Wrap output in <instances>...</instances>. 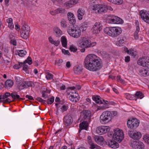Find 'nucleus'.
<instances>
[{"label":"nucleus","instance_id":"nucleus-1","mask_svg":"<svg viewBox=\"0 0 149 149\" xmlns=\"http://www.w3.org/2000/svg\"><path fill=\"white\" fill-rule=\"evenodd\" d=\"M85 67L92 71H96L102 67L101 59L94 54H89L86 57L84 63Z\"/></svg>","mask_w":149,"mask_h":149},{"label":"nucleus","instance_id":"nucleus-2","mask_svg":"<svg viewBox=\"0 0 149 149\" xmlns=\"http://www.w3.org/2000/svg\"><path fill=\"white\" fill-rule=\"evenodd\" d=\"M114 133L113 137L114 141L109 140L106 142V144L110 147L116 148L119 147V144L117 142H120L124 138V134L122 130L116 128L114 130Z\"/></svg>","mask_w":149,"mask_h":149},{"label":"nucleus","instance_id":"nucleus-3","mask_svg":"<svg viewBox=\"0 0 149 149\" xmlns=\"http://www.w3.org/2000/svg\"><path fill=\"white\" fill-rule=\"evenodd\" d=\"M77 43L78 46L82 48L80 50V51L82 53L85 52L86 49L93 47L95 46L97 44L95 42H91L90 40L85 37L80 38Z\"/></svg>","mask_w":149,"mask_h":149},{"label":"nucleus","instance_id":"nucleus-4","mask_svg":"<svg viewBox=\"0 0 149 149\" xmlns=\"http://www.w3.org/2000/svg\"><path fill=\"white\" fill-rule=\"evenodd\" d=\"M77 43L78 46L82 48L80 50V51L82 53L85 52L86 49L93 47L95 46L97 44L95 42H91L90 40L85 37L80 38Z\"/></svg>","mask_w":149,"mask_h":149},{"label":"nucleus","instance_id":"nucleus-5","mask_svg":"<svg viewBox=\"0 0 149 149\" xmlns=\"http://www.w3.org/2000/svg\"><path fill=\"white\" fill-rule=\"evenodd\" d=\"M67 32L70 36L75 38H79L81 34V30L77 25H70L68 26Z\"/></svg>","mask_w":149,"mask_h":149},{"label":"nucleus","instance_id":"nucleus-6","mask_svg":"<svg viewBox=\"0 0 149 149\" xmlns=\"http://www.w3.org/2000/svg\"><path fill=\"white\" fill-rule=\"evenodd\" d=\"M122 32V29L119 27H106L104 29V33L112 37L118 36Z\"/></svg>","mask_w":149,"mask_h":149},{"label":"nucleus","instance_id":"nucleus-7","mask_svg":"<svg viewBox=\"0 0 149 149\" xmlns=\"http://www.w3.org/2000/svg\"><path fill=\"white\" fill-rule=\"evenodd\" d=\"M112 118V113L109 111L103 112L100 117V121L102 124H105L109 122Z\"/></svg>","mask_w":149,"mask_h":149},{"label":"nucleus","instance_id":"nucleus-8","mask_svg":"<svg viewBox=\"0 0 149 149\" xmlns=\"http://www.w3.org/2000/svg\"><path fill=\"white\" fill-rule=\"evenodd\" d=\"M106 22L109 23L122 24L123 20L119 17L113 15H109L106 19Z\"/></svg>","mask_w":149,"mask_h":149},{"label":"nucleus","instance_id":"nucleus-9","mask_svg":"<svg viewBox=\"0 0 149 149\" xmlns=\"http://www.w3.org/2000/svg\"><path fill=\"white\" fill-rule=\"evenodd\" d=\"M92 9L93 12L95 13L101 14L106 13L108 8L104 5L96 4L93 6Z\"/></svg>","mask_w":149,"mask_h":149},{"label":"nucleus","instance_id":"nucleus-10","mask_svg":"<svg viewBox=\"0 0 149 149\" xmlns=\"http://www.w3.org/2000/svg\"><path fill=\"white\" fill-rule=\"evenodd\" d=\"M22 29V31L21 32V36L24 39H27L29 37L30 31V27L28 25L24 24L23 25Z\"/></svg>","mask_w":149,"mask_h":149},{"label":"nucleus","instance_id":"nucleus-11","mask_svg":"<svg viewBox=\"0 0 149 149\" xmlns=\"http://www.w3.org/2000/svg\"><path fill=\"white\" fill-rule=\"evenodd\" d=\"M139 120L136 118H132L128 120L127 125L128 127L131 129H135L139 125Z\"/></svg>","mask_w":149,"mask_h":149},{"label":"nucleus","instance_id":"nucleus-12","mask_svg":"<svg viewBox=\"0 0 149 149\" xmlns=\"http://www.w3.org/2000/svg\"><path fill=\"white\" fill-rule=\"evenodd\" d=\"M91 112L90 111L84 110L81 113V117L83 120L89 122L91 119Z\"/></svg>","mask_w":149,"mask_h":149},{"label":"nucleus","instance_id":"nucleus-13","mask_svg":"<svg viewBox=\"0 0 149 149\" xmlns=\"http://www.w3.org/2000/svg\"><path fill=\"white\" fill-rule=\"evenodd\" d=\"M130 146L134 149H144V145L141 142L137 141L132 142Z\"/></svg>","mask_w":149,"mask_h":149},{"label":"nucleus","instance_id":"nucleus-14","mask_svg":"<svg viewBox=\"0 0 149 149\" xmlns=\"http://www.w3.org/2000/svg\"><path fill=\"white\" fill-rule=\"evenodd\" d=\"M92 99L96 103L103 104H104L103 105L107 106V108L109 106L108 104H109V103H107L108 102V101L103 99L99 96H93L92 97Z\"/></svg>","mask_w":149,"mask_h":149},{"label":"nucleus","instance_id":"nucleus-15","mask_svg":"<svg viewBox=\"0 0 149 149\" xmlns=\"http://www.w3.org/2000/svg\"><path fill=\"white\" fill-rule=\"evenodd\" d=\"M27 63L29 65H31L32 63V60L31 57L29 56L27 59L25 60L23 62V70L26 74H29L28 70V66L26 64Z\"/></svg>","mask_w":149,"mask_h":149},{"label":"nucleus","instance_id":"nucleus-16","mask_svg":"<svg viewBox=\"0 0 149 149\" xmlns=\"http://www.w3.org/2000/svg\"><path fill=\"white\" fill-rule=\"evenodd\" d=\"M128 134L130 138L134 139H139L141 137V133L136 131H129Z\"/></svg>","mask_w":149,"mask_h":149},{"label":"nucleus","instance_id":"nucleus-17","mask_svg":"<svg viewBox=\"0 0 149 149\" xmlns=\"http://www.w3.org/2000/svg\"><path fill=\"white\" fill-rule=\"evenodd\" d=\"M110 128L109 126H101L97 128V133L100 135L104 134L108 132L110 130Z\"/></svg>","mask_w":149,"mask_h":149},{"label":"nucleus","instance_id":"nucleus-18","mask_svg":"<svg viewBox=\"0 0 149 149\" xmlns=\"http://www.w3.org/2000/svg\"><path fill=\"white\" fill-rule=\"evenodd\" d=\"M102 26L99 22H96L91 29V30L93 34H98L102 29Z\"/></svg>","mask_w":149,"mask_h":149},{"label":"nucleus","instance_id":"nucleus-19","mask_svg":"<svg viewBox=\"0 0 149 149\" xmlns=\"http://www.w3.org/2000/svg\"><path fill=\"white\" fill-rule=\"evenodd\" d=\"M139 15L143 20L149 24V18H148V17H149V12L147 13L146 10H143L140 11Z\"/></svg>","mask_w":149,"mask_h":149},{"label":"nucleus","instance_id":"nucleus-20","mask_svg":"<svg viewBox=\"0 0 149 149\" xmlns=\"http://www.w3.org/2000/svg\"><path fill=\"white\" fill-rule=\"evenodd\" d=\"M143 67H147L145 69H143L141 70L142 74H149V68L148 67L149 66V59L146 58L145 63L143 64Z\"/></svg>","mask_w":149,"mask_h":149},{"label":"nucleus","instance_id":"nucleus-21","mask_svg":"<svg viewBox=\"0 0 149 149\" xmlns=\"http://www.w3.org/2000/svg\"><path fill=\"white\" fill-rule=\"evenodd\" d=\"M63 120L64 124L66 126L70 125L72 122V116L69 115L65 116L64 117Z\"/></svg>","mask_w":149,"mask_h":149},{"label":"nucleus","instance_id":"nucleus-22","mask_svg":"<svg viewBox=\"0 0 149 149\" xmlns=\"http://www.w3.org/2000/svg\"><path fill=\"white\" fill-rule=\"evenodd\" d=\"M80 98L79 95L78 93H75L74 95H70L69 99L72 102H77L78 101Z\"/></svg>","mask_w":149,"mask_h":149},{"label":"nucleus","instance_id":"nucleus-23","mask_svg":"<svg viewBox=\"0 0 149 149\" xmlns=\"http://www.w3.org/2000/svg\"><path fill=\"white\" fill-rule=\"evenodd\" d=\"M53 34L56 37H60L62 35V32L58 27L56 26L53 29Z\"/></svg>","mask_w":149,"mask_h":149},{"label":"nucleus","instance_id":"nucleus-24","mask_svg":"<svg viewBox=\"0 0 149 149\" xmlns=\"http://www.w3.org/2000/svg\"><path fill=\"white\" fill-rule=\"evenodd\" d=\"M78 2L77 0H70L64 3V5L68 8L71 7L72 5L76 4Z\"/></svg>","mask_w":149,"mask_h":149},{"label":"nucleus","instance_id":"nucleus-25","mask_svg":"<svg viewBox=\"0 0 149 149\" xmlns=\"http://www.w3.org/2000/svg\"><path fill=\"white\" fill-rule=\"evenodd\" d=\"M21 86L23 87L24 88H28L30 86L34 87V84L33 82L31 81H24L23 82Z\"/></svg>","mask_w":149,"mask_h":149},{"label":"nucleus","instance_id":"nucleus-26","mask_svg":"<svg viewBox=\"0 0 149 149\" xmlns=\"http://www.w3.org/2000/svg\"><path fill=\"white\" fill-rule=\"evenodd\" d=\"M88 122H87V121H84L80 124L79 127L80 130H79V132L81 131V130L83 129L87 130L88 129Z\"/></svg>","mask_w":149,"mask_h":149},{"label":"nucleus","instance_id":"nucleus-27","mask_svg":"<svg viewBox=\"0 0 149 149\" xmlns=\"http://www.w3.org/2000/svg\"><path fill=\"white\" fill-rule=\"evenodd\" d=\"M13 84V82L11 80H7L5 83V87L7 89L11 88Z\"/></svg>","mask_w":149,"mask_h":149},{"label":"nucleus","instance_id":"nucleus-28","mask_svg":"<svg viewBox=\"0 0 149 149\" xmlns=\"http://www.w3.org/2000/svg\"><path fill=\"white\" fill-rule=\"evenodd\" d=\"M83 69L80 65H78L74 68V72L76 74H80L81 73Z\"/></svg>","mask_w":149,"mask_h":149},{"label":"nucleus","instance_id":"nucleus-29","mask_svg":"<svg viewBox=\"0 0 149 149\" xmlns=\"http://www.w3.org/2000/svg\"><path fill=\"white\" fill-rule=\"evenodd\" d=\"M124 38V37L122 36L118 37V40L116 42V45L119 47L121 46L125 41Z\"/></svg>","mask_w":149,"mask_h":149},{"label":"nucleus","instance_id":"nucleus-30","mask_svg":"<svg viewBox=\"0 0 149 149\" xmlns=\"http://www.w3.org/2000/svg\"><path fill=\"white\" fill-rule=\"evenodd\" d=\"M88 144L89 145V148L91 149H100V147L97 145L93 143L92 141H90L88 142Z\"/></svg>","mask_w":149,"mask_h":149},{"label":"nucleus","instance_id":"nucleus-31","mask_svg":"<svg viewBox=\"0 0 149 149\" xmlns=\"http://www.w3.org/2000/svg\"><path fill=\"white\" fill-rule=\"evenodd\" d=\"M77 16L78 19L81 20L82 19L83 16L84 15V11L81 8H79L77 11Z\"/></svg>","mask_w":149,"mask_h":149},{"label":"nucleus","instance_id":"nucleus-32","mask_svg":"<svg viewBox=\"0 0 149 149\" xmlns=\"http://www.w3.org/2000/svg\"><path fill=\"white\" fill-rule=\"evenodd\" d=\"M27 52L25 49L20 50L18 51L15 53L16 55H18L19 56L23 57L26 54Z\"/></svg>","mask_w":149,"mask_h":149},{"label":"nucleus","instance_id":"nucleus-33","mask_svg":"<svg viewBox=\"0 0 149 149\" xmlns=\"http://www.w3.org/2000/svg\"><path fill=\"white\" fill-rule=\"evenodd\" d=\"M49 42L52 44L55 45V46H58L60 44V41L59 40L54 41L51 36L49 38Z\"/></svg>","mask_w":149,"mask_h":149},{"label":"nucleus","instance_id":"nucleus-34","mask_svg":"<svg viewBox=\"0 0 149 149\" xmlns=\"http://www.w3.org/2000/svg\"><path fill=\"white\" fill-rule=\"evenodd\" d=\"M11 96L14 100L19 99L20 100H23L22 98H20L19 96L17 95V93L16 92L12 93L11 94Z\"/></svg>","mask_w":149,"mask_h":149},{"label":"nucleus","instance_id":"nucleus-35","mask_svg":"<svg viewBox=\"0 0 149 149\" xmlns=\"http://www.w3.org/2000/svg\"><path fill=\"white\" fill-rule=\"evenodd\" d=\"M61 41L63 47H65L67 46V41L66 38L64 36L61 38Z\"/></svg>","mask_w":149,"mask_h":149},{"label":"nucleus","instance_id":"nucleus-36","mask_svg":"<svg viewBox=\"0 0 149 149\" xmlns=\"http://www.w3.org/2000/svg\"><path fill=\"white\" fill-rule=\"evenodd\" d=\"M125 95L127 99L130 100H135L136 101L137 99H135L136 98L134 95H131L128 93H125Z\"/></svg>","mask_w":149,"mask_h":149},{"label":"nucleus","instance_id":"nucleus-37","mask_svg":"<svg viewBox=\"0 0 149 149\" xmlns=\"http://www.w3.org/2000/svg\"><path fill=\"white\" fill-rule=\"evenodd\" d=\"M135 99H137V100L138 99H141L144 97L143 94L140 91H137L135 94Z\"/></svg>","mask_w":149,"mask_h":149},{"label":"nucleus","instance_id":"nucleus-38","mask_svg":"<svg viewBox=\"0 0 149 149\" xmlns=\"http://www.w3.org/2000/svg\"><path fill=\"white\" fill-rule=\"evenodd\" d=\"M146 58H147L145 56L143 57L142 58H140L138 61H137L138 64L143 66V63H145Z\"/></svg>","mask_w":149,"mask_h":149},{"label":"nucleus","instance_id":"nucleus-39","mask_svg":"<svg viewBox=\"0 0 149 149\" xmlns=\"http://www.w3.org/2000/svg\"><path fill=\"white\" fill-rule=\"evenodd\" d=\"M56 14L59 13H65V10L64 8H58L54 10Z\"/></svg>","mask_w":149,"mask_h":149},{"label":"nucleus","instance_id":"nucleus-40","mask_svg":"<svg viewBox=\"0 0 149 149\" xmlns=\"http://www.w3.org/2000/svg\"><path fill=\"white\" fill-rule=\"evenodd\" d=\"M94 139L95 142L97 143L103 141L104 140L102 136H96L95 137Z\"/></svg>","mask_w":149,"mask_h":149},{"label":"nucleus","instance_id":"nucleus-41","mask_svg":"<svg viewBox=\"0 0 149 149\" xmlns=\"http://www.w3.org/2000/svg\"><path fill=\"white\" fill-rule=\"evenodd\" d=\"M109 1L112 3L117 4H122L123 2L122 0H108Z\"/></svg>","mask_w":149,"mask_h":149},{"label":"nucleus","instance_id":"nucleus-42","mask_svg":"<svg viewBox=\"0 0 149 149\" xmlns=\"http://www.w3.org/2000/svg\"><path fill=\"white\" fill-rule=\"evenodd\" d=\"M127 52L129 54H131L134 56V58L135 57L136 55V52L133 49H130V50H127Z\"/></svg>","mask_w":149,"mask_h":149},{"label":"nucleus","instance_id":"nucleus-43","mask_svg":"<svg viewBox=\"0 0 149 149\" xmlns=\"http://www.w3.org/2000/svg\"><path fill=\"white\" fill-rule=\"evenodd\" d=\"M10 96H11V94L9 93L6 92L4 95L0 96V100H4Z\"/></svg>","mask_w":149,"mask_h":149},{"label":"nucleus","instance_id":"nucleus-44","mask_svg":"<svg viewBox=\"0 0 149 149\" xmlns=\"http://www.w3.org/2000/svg\"><path fill=\"white\" fill-rule=\"evenodd\" d=\"M88 23L87 22H84L81 24V27L83 29V31L86 30L88 27Z\"/></svg>","mask_w":149,"mask_h":149},{"label":"nucleus","instance_id":"nucleus-45","mask_svg":"<svg viewBox=\"0 0 149 149\" xmlns=\"http://www.w3.org/2000/svg\"><path fill=\"white\" fill-rule=\"evenodd\" d=\"M59 108H60L62 112L66 111L68 108V107L66 105H61L59 106Z\"/></svg>","mask_w":149,"mask_h":149},{"label":"nucleus","instance_id":"nucleus-46","mask_svg":"<svg viewBox=\"0 0 149 149\" xmlns=\"http://www.w3.org/2000/svg\"><path fill=\"white\" fill-rule=\"evenodd\" d=\"M18 64H15L13 66V68L16 69H19L22 65H23V63L18 62Z\"/></svg>","mask_w":149,"mask_h":149},{"label":"nucleus","instance_id":"nucleus-47","mask_svg":"<svg viewBox=\"0 0 149 149\" xmlns=\"http://www.w3.org/2000/svg\"><path fill=\"white\" fill-rule=\"evenodd\" d=\"M70 23L71 24L70 25H75V24L76 22V20L74 17L72 18H70L68 19Z\"/></svg>","mask_w":149,"mask_h":149},{"label":"nucleus","instance_id":"nucleus-48","mask_svg":"<svg viewBox=\"0 0 149 149\" xmlns=\"http://www.w3.org/2000/svg\"><path fill=\"white\" fill-rule=\"evenodd\" d=\"M69 49L71 52H75L77 51V49L76 47L73 45H71L69 47Z\"/></svg>","mask_w":149,"mask_h":149},{"label":"nucleus","instance_id":"nucleus-49","mask_svg":"<svg viewBox=\"0 0 149 149\" xmlns=\"http://www.w3.org/2000/svg\"><path fill=\"white\" fill-rule=\"evenodd\" d=\"M54 101V97H50L48 99V101L47 102V103L48 104H52Z\"/></svg>","mask_w":149,"mask_h":149},{"label":"nucleus","instance_id":"nucleus-50","mask_svg":"<svg viewBox=\"0 0 149 149\" xmlns=\"http://www.w3.org/2000/svg\"><path fill=\"white\" fill-rule=\"evenodd\" d=\"M136 26V31L135 32H139L140 30V28L139 27V23L138 21L137 20L135 22Z\"/></svg>","mask_w":149,"mask_h":149},{"label":"nucleus","instance_id":"nucleus-51","mask_svg":"<svg viewBox=\"0 0 149 149\" xmlns=\"http://www.w3.org/2000/svg\"><path fill=\"white\" fill-rule=\"evenodd\" d=\"M61 26L63 28H66L67 26L66 22L64 19L61 21Z\"/></svg>","mask_w":149,"mask_h":149},{"label":"nucleus","instance_id":"nucleus-52","mask_svg":"<svg viewBox=\"0 0 149 149\" xmlns=\"http://www.w3.org/2000/svg\"><path fill=\"white\" fill-rule=\"evenodd\" d=\"M63 62V60L62 59H59L58 61H56L55 63L58 66H60Z\"/></svg>","mask_w":149,"mask_h":149},{"label":"nucleus","instance_id":"nucleus-53","mask_svg":"<svg viewBox=\"0 0 149 149\" xmlns=\"http://www.w3.org/2000/svg\"><path fill=\"white\" fill-rule=\"evenodd\" d=\"M62 52L65 55H68L69 56L70 55V54L68 50H65L64 49H62Z\"/></svg>","mask_w":149,"mask_h":149},{"label":"nucleus","instance_id":"nucleus-54","mask_svg":"<svg viewBox=\"0 0 149 149\" xmlns=\"http://www.w3.org/2000/svg\"><path fill=\"white\" fill-rule=\"evenodd\" d=\"M117 79L118 81V82H120L121 83H123L124 82V80L121 78V77L120 75H118L117 76Z\"/></svg>","mask_w":149,"mask_h":149},{"label":"nucleus","instance_id":"nucleus-55","mask_svg":"<svg viewBox=\"0 0 149 149\" xmlns=\"http://www.w3.org/2000/svg\"><path fill=\"white\" fill-rule=\"evenodd\" d=\"M143 139L146 142L149 144V136L147 135H145L143 138Z\"/></svg>","mask_w":149,"mask_h":149},{"label":"nucleus","instance_id":"nucleus-56","mask_svg":"<svg viewBox=\"0 0 149 149\" xmlns=\"http://www.w3.org/2000/svg\"><path fill=\"white\" fill-rule=\"evenodd\" d=\"M49 71L47 70H45L43 72H41L40 71H39V74H52V73H50L49 72Z\"/></svg>","mask_w":149,"mask_h":149},{"label":"nucleus","instance_id":"nucleus-57","mask_svg":"<svg viewBox=\"0 0 149 149\" xmlns=\"http://www.w3.org/2000/svg\"><path fill=\"white\" fill-rule=\"evenodd\" d=\"M36 99L39 102H41L43 103H44L45 102H47L46 100H44L40 97H37L36 98Z\"/></svg>","mask_w":149,"mask_h":149},{"label":"nucleus","instance_id":"nucleus-58","mask_svg":"<svg viewBox=\"0 0 149 149\" xmlns=\"http://www.w3.org/2000/svg\"><path fill=\"white\" fill-rule=\"evenodd\" d=\"M68 19H69L70 18H72L73 17H74V15L73 13L71 12H69L67 14Z\"/></svg>","mask_w":149,"mask_h":149},{"label":"nucleus","instance_id":"nucleus-59","mask_svg":"<svg viewBox=\"0 0 149 149\" xmlns=\"http://www.w3.org/2000/svg\"><path fill=\"white\" fill-rule=\"evenodd\" d=\"M107 108V107L103 105L102 106H98L97 108V110L104 109Z\"/></svg>","mask_w":149,"mask_h":149},{"label":"nucleus","instance_id":"nucleus-60","mask_svg":"<svg viewBox=\"0 0 149 149\" xmlns=\"http://www.w3.org/2000/svg\"><path fill=\"white\" fill-rule=\"evenodd\" d=\"M10 42L14 46H16L17 45V42L15 40L11 39L10 41Z\"/></svg>","mask_w":149,"mask_h":149},{"label":"nucleus","instance_id":"nucleus-61","mask_svg":"<svg viewBox=\"0 0 149 149\" xmlns=\"http://www.w3.org/2000/svg\"><path fill=\"white\" fill-rule=\"evenodd\" d=\"M42 97L44 99H46L48 97V95L45 93V91H44L42 92Z\"/></svg>","mask_w":149,"mask_h":149},{"label":"nucleus","instance_id":"nucleus-62","mask_svg":"<svg viewBox=\"0 0 149 149\" xmlns=\"http://www.w3.org/2000/svg\"><path fill=\"white\" fill-rule=\"evenodd\" d=\"M46 78L47 80L52 79L53 78V75H46Z\"/></svg>","mask_w":149,"mask_h":149},{"label":"nucleus","instance_id":"nucleus-63","mask_svg":"<svg viewBox=\"0 0 149 149\" xmlns=\"http://www.w3.org/2000/svg\"><path fill=\"white\" fill-rule=\"evenodd\" d=\"M138 33V32H135L134 33V37L135 40H137L139 38Z\"/></svg>","mask_w":149,"mask_h":149},{"label":"nucleus","instance_id":"nucleus-64","mask_svg":"<svg viewBox=\"0 0 149 149\" xmlns=\"http://www.w3.org/2000/svg\"><path fill=\"white\" fill-rule=\"evenodd\" d=\"M130 61V57L129 56H127L125 58V61L126 62H129Z\"/></svg>","mask_w":149,"mask_h":149}]
</instances>
